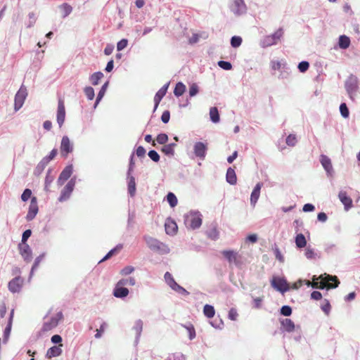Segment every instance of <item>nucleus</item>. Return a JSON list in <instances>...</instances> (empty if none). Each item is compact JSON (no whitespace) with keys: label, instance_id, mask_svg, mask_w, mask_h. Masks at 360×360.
<instances>
[{"label":"nucleus","instance_id":"1","mask_svg":"<svg viewBox=\"0 0 360 360\" xmlns=\"http://www.w3.org/2000/svg\"><path fill=\"white\" fill-rule=\"evenodd\" d=\"M313 280L314 281V283H311L309 281H305V284L308 287L311 286L313 288H319L320 289H324L326 288V283H328V288H336L340 284V281L337 276L327 274L321 275L318 278L314 276Z\"/></svg>","mask_w":360,"mask_h":360},{"label":"nucleus","instance_id":"2","mask_svg":"<svg viewBox=\"0 0 360 360\" xmlns=\"http://www.w3.org/2000/svg\"><path fill=\"white\" fill-rule=\"evenodd\" d=\"M143 239L147 245V246L154 252H156L160 255H165L169 252V247L158 240V239L153 238L149 236H144Z\"/></svg>","mask_w":360,"mask_h":360},{"label":"nucleus","instance_id":"3","mask_svg":"<svg viewBox=\"0 0 360 360\" xmlns=\"http://www.w3.org/2000/svg\"><path fill=\"white\" fill-rule=\"evenodd\" d=\"M202 217L199 211H191L184 215V224L188 229H199L202 222Z\"/></svg>","mask_w":360,"mask_h":360},{"label":"nucleus","instance_id":"4","mask_svg":"<svg viewBox=\"0 0 360 360\" xmlns=\"http://www.w3.org/2000/svg\"><path fill=\"white\" fill-rule=\"evenodd\" d=\"M283 28H279L274 34L264 37L259 43L261 47L266 48L276 45L283 38Z\"/></svg>","mask_w":360,"mask_h":360},{"label":"nucleus","instance_id":"5","mask_svg":"<svg viewBox=\"0 0 360 360\" xmlns=\"http://www.w3.org/2000/svg\"><path fill=\"white\" fill-rule=\"evenodd\" d=\"M345 87L349 97L354 101L359 89L358 78L354 75H350L345 82Z\"/></svg>","mask_w":360,"mask_h":360},{"label":"nucleus","instance_id":"6","mask_svg":"<svg viewBox=\"0 0 360 360\" xmlns=\"http://www.w3.org/2000/svg\"><path fill=\"white\" fill-rule=\"evenodd\" d=\"M271 286L282 294L290 290V286L283 277L274 276L271 281Z\"/></svg>","mask_w":360,"mask_h":360},{"label":"nucleus","instance_id":"7","mask_svg":"<svg viewBox=\"0 0 360 360\" xmlns=\"http://www.w3.org/2000/svg\"><path fill=\"white\" fill-rule=\"evenodd\" d=\"M75 184H76V178L75 177L72 178L68 182V184L65 185V186L63 188V189L60 192V195L58 198L59 202H64V201L68 200L70 198V197L74 190Z\"/></svg>","mask_w":360,"mask_h":360},{"label":"nucleus","instance_id":"8","mask_svg":"<svg viewBox=\"0 0 360 360\" xmlns=\"http://www.w3.org/2000/svg\"><path fill=\"white\" fill-rule=\"evenodd\" d=\"M221 254L228 260L229 264H233L237 267H240L242 265L240 261V255L234 250H224Z\"/></svg>","mask_w":360,"mask_h":360},{"label":"nucleus","instance_id":"9","mask_svg":"<svg viewBox=\"0 0 360 360\" xmlns=\"http://www.w3.org/2000/svg\"><path fill=\"white\" fill-rule=\"evenodd\" d=\"M27 96V89L22 85L15 96L14 108L15 111H18L22 108Z\"/></svg>","mask_w":360,"mask_h":360},{"label":"nucleus","instance_id":"10","mask_svg":"<svg viewBox=\"0 0 360 360\" xmlns=\"http://www.w3.org/2000/svg\"><path fill=\"white\" fill-rule=\"evenodd\" d=\"M230 9L236 15H241L247 12V6L243 0H231Z\"/></svg>","mask_w":360,"mask_h":360},{"label":"nucleus","instance_id":"11","mask_svg":"<svg viewBox=\"0 0 360 360\" xmlns=\"http://www.w3.org/2000/svg\"><path fill=\"white\" fill-rule=\"evenodd\" d=\"M63 318V315L62 311H58L55 316L51 317L49 321H45L44 323L42 330L47 332L56 328L58 326V322L62 320Z\"/></svg>","mask_w":360,"mask_h":360},{"label":"nucleus","instance_id":"12","mask_svg":"<svg viewBox=\"0 0 360 360\" xmlns=\"http://www.w3.org/2000/svg\"><path fill=\"white\" fill-rule=\"evenodd\" d=\"M207 151V144L203 142H196L193 146V153L195 157L203 160Z\"/></svg>","mask_w":360,"mask_h":360},{"label":"nucleus","instance_id":"13","mask_svg":"<svg viewBox=\"0 0 360 360\" xmlns=\"http://www.w3.org/2000/svg\"><path fill=\"white\" fill-rule=\"evenodd\" d=\"M320 162L325 169L328 177H333L334 175V169L332 165L331 160L326 155H321Z\"/></svg>","mask_w":360,"mask_h":360},{"label":"nucleus","instance_id":"14","mask_svg":"<svg viewBox=\"0 0 360 360\" xmlns=\"http://www.w3.org/2000/svg\"><path fill=\"white\" fill-rule=\"evenodd\" d=\"M65 119V108L64 101L62 98H59L58 102L56 120H57V123L60 128L64 124Z\"/></svg>","mask_w":360,"mask_h":360},{"label":"nucleus","instance_id":"15","mask_svg":"<svg viewBox=\"0 0 360 360\" xmlns=\"http://www.w3.org/2000/svg\"><path fill=\"white\" fill-rule=\"evenodd\" d=\"M73 150L72 143L70 142V139L67 136L62 138L60 143V153L63 156L66 157L69 153Z\"/></svg>","mask_w":360,"mask_h":360},{"label":"nucleus","instance_id":"16","mask_svg":"<svg viewBox=\"0 0 360 360\" xmlns=\"http://www.w3.org/2000/svg\"><path fill=\"white\" fill-rule=\"evenodd\" d=\"M73 172V166L69 165L66 166L60 174V176L57 180L58 186H62L64 183L71 176Z\"/></svg>","mask_w":360,"mask_h":360},{"label":"nucleus","instance_id":"17","mask_svg":"<svg viewBox=\"0 0 360 360\" xmlns=\"http://www.w3.org/2000/svg\"><path fill=\"white\" fill-rule=\"evenodd\" d=\"M20 254L26 262H31L32 259V251L28 244H19Z\"/></svg>","mask_w":360,"mask_h":360},{"label":"nucleus","instance_id":"18","mask_svg":"<svg viewBox=\"0 0 360 360\" xmlns=\"http://www.w3.org/2000/svg\"><path fill=\"white\" fill-rule=\"evenodd\" d=\"M38 212V205L37 198L35 197L32 198L31 202L29 207V210L26 216L27 221H32L36 217Z\"/></svg>","mask_w":360,"mask_h":360},{"label":"nucleus","instance_id":"19","mask_svg":"<svg viewBox=\"0 0 360 360\" xmlns=\"http://www.w3.org/2000/svg\"><path fill=\"white\" fill-rule=\"evenodd\" d=\"M169 85V83L165 84L155 94V95L154 96V103H155L154 111L157 109L160 102L161 101L162 98L165 96V94H166V93L167 91Z\"/></svg>","mask_w":360,"mask_h":360},{"label":"nucleus","instance_id":"20","mask_svg":"<svg viewBox=\"0 0 360 360\" xmlns=\"http://www.w3.org/2000/svg\"><path fill=\"white\" fill-rule=\"evenodd\" d=\"M263 186V183H257L253 188L250 195V204L255 207L260 195V191Z\"/></svg>","mask_w":360,"mask_h":360},{"label":"nucleus","instance_id":"21","mask_svg":"<svg viewBox=\"0 0 360 360\" xmlns=\"http://www.w3.org/2000/svg\"><path fill=\"white\" fill-rule=\"evenodd\" d=\"M338 198L340 202L344 205L346 211L349 210L352 207V200L350 197L347 196L345 191H340L338 193Z\"/></svg>","mask_w":360,"mask_h":360},{"label":"nucleus","instance_id":"22","mask_svg":"<svg viewBox=\"0 0 360 360\" xmlns=\"http://www.w3.org/2000/svg\"><path fill=\"white\" fill-rule=\"evenodd\" d=\"M8 290L13 292H18L22 288V281L20 277H15L9 281L8 285Z\"/></svg>","mask_w":360,"mask_h":360},{"label":"nucleus","instance_id":"23","mask_svg":"<svg viewBox=\"0 0 360 360\" xmlns=\"http://www.w3.org/2000/svg\"><path fill=\"white\" fill-rule=\"evenodd\" d=\"M165 228L167 234L172 236L176 233L178 226L174 220L168 218L165 224Z\"/></svg>","mask_w":360,"mask_h":360},{"label":"nucleus","instance_id":"24","mask_svg":"<svg viewBox=\"0 0 360 360\" xmlns=\"http://www.w3.org/2000/svg\"><path fill=\"white\" fill-rule=\"evenodd\" d=\"M129 295V290L121 285H116L114 290L113 295L117 298H124Z\"/></svg>","mask_w":360,"mask_h":360},{"label":"nucleus","instance_id":"25","mask_svg":"<svg viewBox=\"0 0 360 360\" xmlns=\"http://www.w3.org/2000/svg\"><path fill=\"white\" fill-rule=\"evenodd\" d=\"M206 235L210 239L217 240L219 237V232L217 229V225H212V226L206 231Z\"/></svg>","mask_w":360,"mask_h":360},{"label":"nucleus","instance_id":"26","mask_svg":"<svg viewBox=\"0 0 360 360\" xmlns=\"http://www.w3.org/2000/svg\"><path fill=\"white\" fill-rule=\"evenodd\" d=\"M128 179V193L131 197H134L136 193L135 178L131 174H127Z\"/></svg>","mask_w":360,"mask_h":360},{"label":"nucleus","instance_id":"27","mask_svg":"<svg viewBox=\"0 0 360 360\" xmlns=\"http://www.w3.org/2000/svg\"><path fill=\"white\" fill-rule=\"evenodd\" d=\"M226 181L231 185H235L237 182V177L235 170L231 167L228 168L226 174Z\"/></svg>","mask_w":360,"mask_h":360},{"label":"nucleus","instance_id":"28","mask_svg":"<svg viewBox=\"0 0 360 360\" xmlns=\"http://www.w3.org/2000/svg\"><path fill=\"white\" fill-rule=\"evenodd\" d=\"M61 353L62 349L60 346H53L47 350L46 356L48 359H51L60 356Z\"/></svg>","mask_w":360,"mask_h":360},{"label":"nucleus","instance_id":"29","mask_svg":"<svg viewBox=\"0 0 360 360\" xmlns=\"http://www.w3.org/2000/svg\"><path fill=\"white\" fill-rule=\"evenodd\" d=\"M133 330L136 332L135 342L138 343L143 330V321L141 319L136 321Z\"/></svg>","mask_w":360,"mask_h":360},{"label":"nucleus","instance_id":"30","mask_svg":"<svg viewBox=\"0 0 360 360\" xmlns=\"http://www.w3.org/2000/svg\"><path fill=\"white\" fill-rule=\"evenodd\" d=\"M13 314H14V311L12 310L11 311V314H10V317H9V320H8V324L4 331V342H6L8 338H9V335H10V333H11V326H12V320H13Z\"/></svg>","mask_w":360,"mask_h":360},{"label":"nucleus","instance_id":"31","mask_svg":"<svg viewBox=\"0 0 360 360\" xmlns=\"http://www.w3.org/2000/svg\"><path fill=\"white\" fill-rule=\"evenodd\" d=\"M281 326L285 331L291 333L295 330V326L294 322L290 319H285L281 321Z\"/></svg>","mask_w":360,"mask_h":360},{"label":"nucleus","instance_id":"32","mask_svg":"<svg viewBox=\"0 0 360 360\" xmlns=\"http://www.w3.org/2000/svg\"><path fill=\"white\" fill-rule=\"evenodd\" d=\"M48 164L49 162L46 161V159L43 158L37 164L34 170V175L39 176L43 172Z\"/></svg>","mask_w":360,"mask_h":360},{"label":"nucleus","instance_id":"33","mask_svg":"<svg viewBox=\"0 0 360 360\" xmlns=\"http://www.w3.org/2000/svg\"><path fill=\"white\" fill-rule=\"evenodd\" d=\"M176 143H172L167 145H165L161 150L162 153H164L166 155L168 156H173L174 155V148L176 147Z\"/></svg>","mask_w":360,"mask_h":360},{"label":"nucleus","instance_id":"34","mask_svg":"<svg viewBox=\"0 0 360 360\" xmlns=\"http://www.w3.org/2000/svg\"><path fill=\"white\" fill-rule=\"evenodd\" d=\"M108 82H106L101 88L98 95H97V98H96V102L94 103V108H96L98 105V104L99 103V102L101 101V99L103 98V97L104 96L105 94V91H106V89L108 88Z\"/></svg>","mask_w":360,"mask_h":360},{"label":"nucleus","instance_id":"35","mask_svg":"<svg viewBox=\"0 0 360 360\" xmlns=\"http://www.w3.org/2000/svg\"><path fill=\"white\" fill-rule=\"evenodd\" d=\"M291 70L288 64L285 63L282 68L280 70V74L278 75L279 79H287L290 75Z\"/></svg>","mask_w":360,"mask_h":360},{"label":"nucleus","instance_id":"36","mask_svg":"<svg viewBox=\"0 0 360 360\" xmlns=\"http://www.w3.org/2000/svg\"><path fill=\"white\" fill-rule=\"evenodd\" d=\"M210 117L212 122L217 123L219 122L220 118L217 108L212 107L210 109Z\"/></svg>","mask_w":360,"mask_h":360},{"label":"nucleus","instance_id":"37","mask_svg":"<svg viewBox=\"0 0 360 360\" xmlns=\"http://www.w3.org/2000/svg\"><path fill=\"white\" fill-rule=\"evenodd\" d=\"M338 44L341 49H346L350 45V39L348 37L345 35H341L339 37Z\"/></svg>","mask_w":360,"mask_h":360},{"label":"nucleus","instance_id":"38","mask_svg":"<svg viewBox=\"0 0 360 360\" xmlns=\"http://www.w3.org/2000/svg\"><path fill=\"white\" fill-rule=\"evenodd\" d=\"M59 8L63 12V18L68 16L72 11V7L67 3H63L59 6Z\"/></svg>","mask_w":360,"mask_h":360},{"label":"nucleus","instance_id":"39","mask_svg":"<svg viewBox=\"0 0 360 360\" xmlns=\"http://www.w3.org/2000/svg\"><path fill=\"white\" fill-rule=\"evenodd\" d=\"M295 244L297 248H302L306 246L307 240L302 233H298L295 237Z\"/></svg>","mask_w":360,"mask_h":360},{"label":"nucleus","instance_id":"40","mask_svg":"<svg viewBox=\"0 0 360 360\" xmlns=\"http://www.w3.org/2000/svg\"><path fill=\"white\" fill-rule=\"evenodd\" d=\"M186 91V86L182 82H178L174 90V94L176 96L179 97Z\"/></svg>","mask_w":360,"mask_h":360},{"label":"nucleus","instance_id":"41","mask_svg":"<svg viewBox=\"0 0 360 360\" xmlns=\"http://www.w3.org/2000/svg\"><path fill=\"white\" fill-rule=\"evenodd\" d=\"M203 313L207 318L214 317L215 314L214 307L210 304H205L203 308Z\"/></svg>","mask_w":360,"mask_h":360},{"label":"nucleus","instance_id":"42","mask_svg":"<svg viewBox=\"0 0 360 360\" xmlns=\"http://www.w3.org/2000/svg\"><path fill=\"white\" fill-rule=\"evenodd\" d=\"M103 77V74L101 72H96L92 74L89 79L93 85H97L99 82V80Z\"/></svg>","mask_w":360,"mask_h":360},{"label":"nucleus","instance_id":"43","mask_svg":"<svg viewBox=\"0 0 360 360\" xmlns=\"http://www.w3.org/2000/svg\"><path fill=\"white\" fill-rule=\"evenodd\" d=\"M136 284V280L133 277H129L127 278H122L117 282V285L124 286V285H134Z\"/></svg>","mask_w":360,"mask_h":360},{"label":"nucleus","instance_id":"44","mask_svg":"<svg viewBox=\"0 0 360 360\" xmlns=\"http://www.w3.org/2000/svg\"><path fill=\"white\" fill-rule=\"evenodd\" d=\"M165 282L172 289L177 283L174 281L172 275L169 272H166L164 276Z\"/></svg>","mask_w":360,"mask_h":360},{"label":"nucleus","instance_id":"45","mask_svg":"<svg viewBox=\"0 0 360 360\" xmlns=\"http://www.w3.org/2000/svg\"><path fill=\"white\" fill-rule=\"evenodd\" d=\"M167 201L168 202V203L169 204L171 207H174L175 206H176V205L178 203L177 198L172 192H169L167 195Z\"/></svg>","mask_w":360,"mask_h":360},{"label":"nucleus","instance_id":"46","mask_svg":"<svg viewBox=\"0 0 360 360\" xmlns=\"http://www.w3.org/2000/svg\"><path fill=\"white\" fill-rule=\"evenodd\" d=\"M44 257H45V253H42V254H41L39 256H38V257L35 259L34 262V264H33V265H32V269H31V271H30V277H31V276H32V275H33V274H34V270H36V269L38 268V266H39V265L40 262L43 260V259L44 258Z\"/></svg>","mask_w":360,"mask_h":360},{"label":"nucleus","instance_id":"47","mask_svg":"<svg viewBox=\"0 0 360 360\" xmlns=\"http://www.w3.org/2000/svg\"><path fill=\"white\" fill-rule=\"evenodd\" d=\"M285 63L283 60H271L270 65L272 70L280 71Z\"/></svg>","mask_w":360,"mask_h":360},{"label":"nucleus","instance_id":"48","mask_svg":"<svg viewBox=\"0 0 360 360\" xmlns=\"http://www.w3.org/2000/svg\"><path fill=\"white\" fill-rule=\"evenodd\" d=\"M242 38L239 36H233L231 39V45L233 48L239 47L242 44Z\"/></svg>","mask_w":360,"mask_h":360},{"label":"nucleus","instance_id":"49","mask_svg":"<svg viewBox=\"0 0 360 360\" xmlns=\"http://www.w3.org/2000/svg\"><path fill=\"white\" fill-rule=\"evenodd\" d=\"M340 112L341 115L344 118H347L349 117V109H348L346 103H342L340 104Z\"/></svg>","mask_w":360,"mask_h":360},{"label":"nucleus","instance_id":"50","mask_svg":"<svg viewBox=\"0 0 360 360\" xmlns=\"http://www.w3.org/2000/svg\"><path fill=\"white\" fill-rule=\"evenodd\" d=\"M84 94L89 100H93L95 96L94 90L91 86H86L84 89Z\"/></svg>","mask_w":360,"mask_h":360},{"label":"nucleus","instance_id":"51","mask_svg":"<svg viewBox=\"0 0 360 360\" xmlns=\"http://www.w3.org/2000/svg\"><path fill=\"white\" fill-rule=\"evenodd\" d=\"M172 290L184 296H188L189 295V292H188L185 288L179 285L178 283L172 288Z\"/></svg>","mask_w":360,"mask_h":360},{"label":"nucleus","instance_id":"52","mask_svg":"<svg viewBox=\"0 0 360 360\" xmlns=\"http://www.w3.org/2000/svg\"><path fill=\"white\" fill-rule=\"evenodd\" d=\"M304 255L307 259H312L316 258L317 255L314 252V249L311 248L310 247H307L305 250Z\"/></svg>","mask_w":360,"mask_h":360},{"label":"nucleus","instance_id":"53","mask_svg":"<svg viewBox=\"0 0 360 360\" xmlns=\"http://www.w3.org/2000/svg\"><path fill=\"white\" fill-rule=\"evenodd\" d=\"M286 144L289 146H295L297 143V138L294 134H290L285 140Z\"/></svg>","mask_w":360,"mask_h":360},{"label":"nucleus","instance_id":"54","mask_svg":"<svg viewBox=\"0 0 360 360\" xmlns=\"http://www.w3.org/2000/svg\"><path fill=\"white\" fill-rule=\"evenodd\" d=\"M51 172H52L51 169H49L46 172V178H45V184H46V187H49V186L51 185V184L53 182V179H54V176H53L51 174Z\"/></svg>","mask_w":360,"mask_h":360},{"label":"nucleus","instance_id":"55","mask_svg":"<svg viewBox=\"0 0 360 360\" xmlns=\"http://www.w3.org/2000/svg\"><path fill=\"white\" fill-rule=\"evenodd\" d=\"M184 328L187 330L188 333L189 339L191 340H193L195 338V330L194 327L190 324L188 326H184Z\"/></svg>","mask_w":360,"mask_h":360},{"label":"nucleus","instance_id":"56","mask_svg":"<svg viewBox=\"0 0 360 360\" xmlns=\"http://www.w3.org/2000/svg\"><path fill=\"white\" fill-rule=\"evenodd\" d=\"M218 65L219 68L225 70H230L232 68L231 63L228 61L219 60L218 62Z\"/></svg>","mask_w":360,"mask_h":360},{"label":"nucleus","instance_id":"57","mask_svg":"<svg viewBox=\"0 0 360 360\" xmlns=\"http://www.w3.org/2000/svg\"><path fill=\"white\" fill-rule=\"evenodd\" d=\"M32 235V231L30 229L25 230L22 235V240L20 244H27V241Z\"/></svg>","mask_w":360,"mask_h":360},{"label":"nucleus","instance_id":"58","mask_svg":"<svg viewBox=\"0 0 360 360\" xmlns=\"http://www.w3.org/2000/svg\"><path fill=\"white\" fill-rule=\"evenodd\" d=\"M323 302H324V304H323L321 306V308L323 310V311H324V313L328 315V314H329V313L330 311V308H331L330 304L329 301L326 299H325L323 300Z\"/></svg>","mask_w":360,"mask_h":360},{"label":"nucleus","instance_id":"59","mask_svg":"<svg viewBox=\"0 0 360 360\" xmlns=\"http://www.w3.org/2000/svg\"><path fill=\"white\" fill-rule=\"evenodd\" d=\"M148 157L155 162H158L160 160V155L157 151L151 150L148 153Z\"/></svg>","mask_w":360,"mask_h":360},{"label":"nucleus","instance_id":"60","mask_svg":"<svg viewBox=\"0 0 360 360\" xmlns=\"http://www.w3.org/2000/svg\"><path fill=\"white\" fill-rule=\"evenodd\" d=\"M281 314L285 316H289L292 314V308L290 306L284 305L281 309Z\"/></svg>","mask_w":360,"mask_h":360},{"label":"nucleus","instance_id":"61","mask_svg":"<svg viewBox=\"0 0 360 360\" xmlns=\"http://www.w3.org/2000/svg\"><path fill=\"white\" fill-rule=\"evenodd\" d=\"M300 72H305L309 68V63L307 61H302L297 66Z\"/></svg>","mask_w":360,"mask_h":360},{"label":"nucleus","instance_id":"62","mask_svg":"<svg viewBox=\"0 0 360 360\" xmlns=\"http://www.w3.org/2000/svg\"><path fill=\"white\" fill-rule=\"evenodd\" d=\"M156 141L159 144H165L168 141V136L166 134H160L157 136Z\"/></svg>","mask_w":360,"mask_h":360},{"label":"nucleus","instance_id":"63","mask_svg":"<svg viewBox=\"0 0 360 360\" xmlns=\"http://www.w3.org/2000/svg\"><path fill=\"white\" fill-rule=\"evenodd\" d=\"M128 40L126 39H122L117 44V50L120 51L125 49L127 46Z\"/></svg>","mask_w":360,"mask_h":360},{"label":"nucleus","instance_id":"64","mask_svg":"<svg viewBox=\"0 0 360 360\" xmlns=\"http://www.w3.org/2000/svg\"><path fill=\"white\" fill-rule=\"evenodd\" d=\"M28 16H29V21L27 24V27L30 28V27H33L34 25L35 24L37 18H36L34 13H30L28 14Z\"/></svg>","mask_w":360,"mask_h":360}]
</instances>
